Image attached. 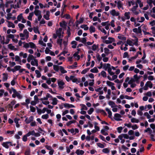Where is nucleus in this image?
I'll return each instance as SVG.
<instances>
[{"label": "nucleus", "instance_id": "nucleus-1", "mask_svg": "<svg viewBox=\"0 0 155 155\" xmlns=\"http://www.w3.org/2000/svg\"><path fill=\"white\" fill-rule=\"evenodd\" d=\"M110 64H109L105 63L103 64V68L105 70H107V71L109 74H113V71H111V69L110 68Z\"/></svg>", "mask_w": 155, "mask_h": 155}, {"label": "nucleus", "instance_id": "nucleus-2", "mask_svg": "<svg viewBox=\"0 0 155 155\" xmlns=\"http://www.w3.org/2000/svg\"><path fill=\"white\" fill-rule=\"evenodd\" d=\"M133 31L136 33L137 36H140L142 35V30L141 26L139 27L138 28H134L133 29Z\"/></svg>", "mask_w": 155, "mask_h": 155}, {"label": "nucleus", "instance_id": "nucleus-3", "mask_svg": "<svg viewBox=\"0 0 155 155\" xmlns=\"http://www.w3.org/2000/svg\"><path fill=\"white\" fill-rule=\"evenodd\" d=\"M22 15L23 14L22 13L20 14L17 17V19L19 21H21L22 23H25L26 22V20L23 18Z\"/></svg>", "mask_w": 155, "mask_h": 155}, {"label": "nucleus", "instance_id": "nucleus-4", "mask_svg": "<svg viewBox=\"0 0 155 155\" xmlns=\"http://www.w3.org/2000/svg\"><path fill=\"white\" fill-rule=\"evenodd\" d=\"M115 41V39L112 37H109L108 38L107 40H106L103 41V42L104 43H106V44H111L113 42H114Z\"/></svg>", "mask_w": 155, "mask_h": 155}, {"label": "nucleus", "instance_id": "nucleus-5", "mask_svg": "<svg viewBox=\"0 0 155 155\" xmlns=\"http://www.w3.org/2000/svg\"><path fill=\"white\" fill-rule=\"evenodd\" d=\"M24 118H25V121L27 124L30 123L34 120V117L33 116H31L29 118L25 116L24 117Z\"/></svg>", "mask_w": 155, "mask_h": 155}, {"label": "nucleus", "instance_id": "nucleus-6", "mask_svg": "<svg viewBox=\"0 0 155 155\" xmlns=\"http://www.w3.org/2000/svg\"><path fill=\"white\" fill-rule=\"evenodd\" d=\"M58 84L60 89H62L64 88L65 83L63 81L58 80Z\"/></svg>", "mask_w": 155, "mask_h": 155}, {"label": "nucleus", "instance_id": "nucleus-7", "mask_svg": "<svg viewBox=\"0 0 155 155\" xmlns=\"http://www.w3.org/2000/svg\"><path fill=\"white\" fill-rule=\"evenodd\" d=\"M12 13H9L7 14L6 18L7 20H9L12 19V20H14L15 19L16 17L15 16H12Z\"/></svg>", "mask_w": 155, "mask_h": 155}, {"label": "nucleus", "instance_id": "nucleus-8", "mask_svg": "<svg viewBox=\"0 0 155 155\" xmlns=\"http://www.w3.org/2000/svg\"><path fill=\"white\" fill-rule=\"evenodd\" d=\"M12 90L13 92L15 94L16 96L18 99H20L22 98V96H21L19 93L14 88H12Z\"/></svg>", "mask_w": 155, "mask_h": 155}, {"label": "nucleus", "instance_id": "nucleus-9", "mask_svg": "<svg viewBox=\"0 0 155 155\" xmlns=\"http://www.w3.org/2000/svg\"><path fill=\"white\" fill-rule=\"evenodd\" d=\"M110 14L113 16H118L119 15L118 12L116 11L114 9H113L110 11Z\"/></svg>", "mask_w": 155, "mask_h": 155}, {"label": "nucleus", "instance_id": "nucleus-10", "mask_svg": "<svg viewBox=\"0 0 155 155\" xmlns=\"http://www.w3.org/2000/svg\"><path fill=\"white\" fill-rule=\"evenodd\" d=\"M31 64L32 66H38V60L35 59V58L31 62Z\"/></svg>", "mask_w": 155, "mask_h": 155}, {"label": "nucleus", "instance_id": "nucleus-11", "mask_svg": "<svg viewBox=\"0 0 155 155\" xmlns=\"http://www.w3.org/2000/svg\"><path fill=\"white\" fill-rule=\"evenodd\" d=\"M6 21L7 23V26L8 27L12 28H14L15 27V25L12 22L8 20H6Z\"/></svg>", "mask_w": 155, "mask_h": 155}, {"label": "nucleus", "instance_id": "nucleus-12", "mask_svg": "<svg viewBox=\"0 0 155 155\" xmlns=\"http://www.w3.org/2000/svg\"><path fill=\"white\" fill-rule=\"evenodd\" d=\"M114 3L117 4V7L119 9H123V4L121 2H117V1H115Z\"/></svg>", "mask_w": 155, "mask_h": 155}, {"label": "nucleus", "instance_id": "nucleus-13", "mask_svg": "<svg viewBox=\"0 0 155 155\" xmlns=\"http://www.w3.org/2000/svg\"><path fill=\"white\" fill-rule=\"evenodd\" d=\"M50 16V12L49 11H47L46 12V14L43 16V17L46 20H49Z\"/></svg>", "mask_w": 155, "mask_h": 155}, {"label": "nucleus", "instance_id": "nucleus-14", "mask_svg": "<svg viewBox=\"0 0 155 155\" xmlns=\"http://www.w3.org/2000/svg\"><path fill=\"white\" fill-rule=\"evenodd\" d=\"M121 117L120 115L118 114H116L114 115V119L117 121H120L122 119L120 118Z\"/></svg>", "mask_w": 155, "mask_h": 155}, {"label": "nucleus", "instance_id": "nucleus-15", "mask_svg": "<svg viewBox=\"0 0 155 155\" xmlns=\"http://www.w3.org/2000/svg\"><path fill=\"white\" fill-rule=\"evenodd\" d=\"M150 15L153 18H155V7H153L150 12Z\"/></svg>", "mask_w": 155, "mask_h": 155}, {"label": "nucleus", "instance_id": "nucleus-16", "mask_svg": "<svg viewBox=\"0 0 155 155\" xmlns=\"http://www.w3.org/2000/svg\"><path fill=\"white\" fill-rule=\"evenodd\" d=\"M117 38L123 41H125L126 39V38L125 37L120 34H118Z\"/></svg>", "mask_w": 155, "mask_h": 155}, {"label": "nucleus", "instance_id": "nucleus-17", "mask_svg": "<svg viewBox=\"0 0 155 155\" xmlns=\"http://www.w3.org/2000/svg\"><path fill=\"white\" fill-rule=\"evenodd\" d=\"M11 143V142H3L2 143V145L5 148H8L9 147V145H12Z\"/></svg>", "mask_w": 155, "mask_h": 155}, {"label": "nucleus", "instance_id": "nucleus-18", "mask_svg": "<svg viewBox=\"0 0 155 155\" xmlns=\"http://www.w3.org/2000/svg\"><path fill=\"white\" fill-rule=\"evenodd\" d=\"M35 58V57H34L32 55L29 54L28 55V57L27 58V61L28 62H30L31 61L33 60Z\"/></svg>", "mask_w": 155, "mask_h": 155}, {"label": "nucleus", "instance_id": "nucleus-19", "mask_svg": "<svg viewBox=\"0 0 155 155\" xmlns=\"http://www.w3.org/2000/svg\"><path fill=\"white\" fill-rule=\"evenodd\" d=\"M136 21L138 22L142 23L145 20V18L143 17H141L140 18L138 17L136 18Z\"/></svg>", "mask_w": 155, "mask_h": 155}, {"label": "nucleus", "instance_id": "nucleus-20", "mask_svg": "<svg viewBox=\"0 0 155 155\" xmlns=\"http://www.w3.org/2000/svg\"><path fill=\"white\" fill-rule=\"evenodd\" d=\"M136 4H139V7L142 8L143 7V2L141 0H137L135 2Z\"/></svg>", "mask_w": 155, "mask_h": 155}, {"label": "nucleus", "instance_id": "nucleus-21", "mask_svg": "<svg viewBox=\"0 0 155 155\" xmlns=\"http://www.w3.org/2000/svg\"><path fill=\"white\" fill-rule=\"evenodd\" d=\"M64 107L66 108H70L75 107L73 105L69 104L68 103H65L63 104Z\"/></svg>", "mask_w": 155, "mask_h": 155}, {"label": "nucleus", "instance_id": "nucleus-22", "mask_svg": "<svg viewBox=\"0 0 155 155\" xmlns=\"http://www.w3.org/2000/svg\"><path fill=\"white\" fill-rule=\"evenodd\" d=\"M16 102L15 100H13L11 102L10 104H8V106L9 108H11L12 110L13 106L15 104Z\"/></svg>", "mask_w": 155, "mask_h": 155}, {"label": "nucleus", "instance_id": "nucleus-23", "mask_svg": "<svg viewBox=\"0 0 155 155\" xmlns=\"http://www.w3.org/2000/svg\"><path fill=\"white\" fill-rule=\"evenodd\" d=\"M75 153L77 155H82L84 153V151L83 150L78 149L76 150Z\"/></svg>", "mask_w": 155, "mask_h": 155}, {"label": "nucleus", "instance_id": "nucleus-24", "mask_svg": "<svg viewBox=\"0 0 155 155\" xmlns=\"http://www.w3.org/2000/svg\"><path fill=\"white\" fill-rule=\"evenodd\" d=\"M24 35L25 36L26 39H27L29 37V32L26 29H24L23 32Z\"/></svg>", "mask_w": 155, "mask_h": 155}, {"label": "nucleus", "instance_id": "nucleus-25", "mask_svg": "<svg viewBox=\"0 0 155 155\" xmlns=\"http://www.w3.org/2000/svg\"><path fill=\"white\" fill-rule=\"evenodd\" d=\"M52 102L51 104L54 105H56L58 102V100L56 97H53L52 99Z\"/></svg>", "mask_w": 155, "mask_h": 155}, {"label": "nucleus", "instance_id": "nucleus-26", "mask_svg": "<svg viewBox=\"0 0 155 155\" xmlns=\"http://www.w3.org/2000/svg\"><path fill=\"white\" fill-rule=\"evenodd\" d=\"M78 51H77L75 52L73 54V56L74 58L78 60H79L80 58V56L78 55Z\"/></svg>", "mask_w": 155, "mask_h": 155}, {"label": "nucleus", "instance_id": "nucleus-27", "mask_svg": "<svg viewBox=\"0 0 155 155\" xmlns=\"http://www.w3.org/2000/svg\"><path fill=\"white\" fill-rule=\"evenodd\" d=\"M130 14L129 12H126L124 13L125 18L126 19H129L130 18Z\"/></svg>", "mask_w": 155, "mask_h": 155}, {"label": "nucleus", "instance_id": "nucleus-28", "mask_svg": "<svg viewBox=\"0 0 155 155\" xmlns=\"http://www.w3.org/2000/svg\"><path fill=\"white\" fill-rule=\"evenodd\" d=\"M62 29L61 28H59V29L56 31V34L59 38H60L61 35Z\"/></svg>", "mask_w": 155, "mask_h": 155}, {"label": "nucleus", "instance_id": "nucleus-29", "mask_svg": "<svg viewBox=\"0 0 155 155\" xmlns=\"http://www.w3.org/2000/svg\"><path fill=\"white\" fill-rule=\"evenodd\" d=\"M102 88L99 87L97 89H95V91L96 92H99V94H103L104 92L102 90Z\"/></svg>", "mask_w": 155, "mask_h": 155}, {"label": "nucleus", "instance_id": "nucleus-30", "mask_svg": "<svg viewBox=\"0 0 155 155\" xmlns=\"http://www.w3.org/2000/svg\"><path fill=\"white\" fill-rule=\"evenodd\" d=\"M19 119L17 118H15L14 120V122L16 124V127L18 128L20 127V125L18 124V121L19 120Z\"/></svg>", "mask_w": 155, "mask_h": 155}, {"label": "nucleus", "instance_id": "nucleus-31", "mask_svg": "<svg viewBox=\"0 0 155 155\" xmlns=\"http://www.w3.org/2000/svg\"><path fill=\"white\" fill-rule=\"evenodd\" d=\"M131 122L132 123H138L139 122V120L135 118H131Z\"/></svg>", "mask_w": 155, "mask_h": 155}, {"label": "nucleus", "instance_id": "nucleus-32", "mask_svg": "<svg viewBox=\"0 0 155 155\" xmlns=\"http://www.w3.org/2000/svg\"><path fill=\"white\" fill-rule=\"evenodd\" d=\"M29 47L31 48H36V46L35 44L33 42H30L29 43Z\"/></svg>", "mask_w": 155, "mask_h": 155}, {"label": "nucleus", "instance_id": "nucleus-33", "mask_svg": "<svg viewBox=\"0 0 155 155\" xmlns=\"http://www.w3.org/2000/svg\"><path fill=\"white\" fill-rule=\"evenodd\" d=\"M20 56L22 57L23 58H26L27 57V54L26 53H23L22 52H20L19 54Z\"/></svg>", "mask_w": 155, "mask_h": 155}, {"label": "nucleus", "instance_id": "nucleus-34", "mask_svg": "<svg viewBox=\"0 0 155 155\" xmlns=\"http://www.w3.org/2000/svg\"><path fill=\"white\" fill-rule=\"evenodd\" d=\"M34 13L36 16L41 15V11L39 10H35L34 12Z\"/></svg>", "mask_w": 155, "mask_h": 155}, {"label": "nucleus", "instance_id": "nucleus-35", "mask_svg": "<svg viewBox=\"0 0 155 155\" xmlns=\"http://www.w3.org/2000/svg\"><path fill=\"white\" fill-rule=\"evenodd\" d=\"M90 71L93 73H97L98 72V70L96 67H94L90 70Z\"/></svg>", "mask_w": 155, "mask_h": 155}, {"label": "nucleus", "instance_id": "nucleus-36", "mask_svg": "<svg viewBox=\"0 0 155 155\" xmlns=\"http://www.w3.org/2000/svg\"><path fill=\"white\" fill-rule=\"evenodd\" d=\"M34 15L33 12H31L29 13L28 16L27 17L28 19L30 21L32 20V17Z\"/></svg>", "mask_w": 155, "mask_h": 155}, {"label": "nucleus", "instance_id": "nucleus-37", "mask_svg": "<svg viewBox=\"0 0 155 155\" xmlns=\"http://www.w3.org/2000/svg\"><path fill=\"white\" fill-rule=\"evenodd\" d=\"M123 137L121 134L119 135L118 137V138L121 140L120 142L121 143H123L125 142V140L123 139Z\"/></svg>", "mask_w": 155, "mask_h": 155}, {"label": "nucleus", "instance_id": "nucleus-38", "mask_svg": "<svg viewBox=\"0 0 155 155\" xmlns=\"http://www.w3.org/2000/svg\"><path fill=\"white\" fill-rule=\"evenodd\" d=\"M141 76H138L137 74H136L134 75L133 77L134 78V81H138L140 78V77H141Z\"/></svg>", "mask_w": 155, "mask_h": 155}, {"label": "nucleus", "instance_id": "nucleus-39", "mask_svg": "<svg viewBox=\"0 0 155 155\" xmlns=\"http://www.w3.org/2000/svg\"><path fill=\"white\" fill-rule=\"evenodd\" d=\"M140 26L141 27H142V31L143 32L147 31L148 29V28L146 25L142 24Z\"/></svg>", "mask_w": 155, "mask_h": 155}, {"label": "nucleus", "instance_id": "nucleus-40", "mask_svg": "<svg viewBox=\"0 0 155 155\" xmlns=\"http://www.w3.org/2000/svg\"><path fill=\"white\" fill-rule=\"evenodd\" d=\"M59 68L62 74H64L67 73V71L66 70H65L64 68L61 66H60Z\"/></svg>", "mask_w": 155, "mask_h": 155}, {"label": "nucleus", "instance_id": "nucleus-41", "mask_svg": "<svg viewBox=\"0 0 155 155\" xmlns=\"http://www.w3.org/2000/svg\"><path fill=\"white\" fill-rule=\"evenodd\" d=\"M80 105L81 107V110H87V107L84 104H81Z\"/></svg>", "mask_w": 155, "mask_h": 155}, {"label": "nucleus", "instance_id": "nucleus-42", "mask_svg": "<svg viewBox=\"0 0 155 155\" xmlns=\"http://www.w3.org/2000/svg\"><path fill=\"white\" fill-rule=\"evenodd\" d=\"M146 84L148 87H149L150 88H151L153 87V84L150 81H147L146 83Z\"/></svg>", "mask_w": 155, "mask_h": 155}, {"label": "nucleus", "instance_id": "nucleus-43", "mask_svg": "<svg viewBox=\"0 0 155 155\" xmlns=\"http://www.w3.org/2000/svg\"><path fill=\"white\" fill-rule=\"evenodd\" d=\"M135 2L134 0H132L128 2V6L130 7L131 5H134Z\"/></svg>", "mask_w": 155, "mask_h": 155}, {"label": "nucleus", "instance_id": "nucleus-44", "mask_svg": "<svg viewBox=\"0 0 155 155\" xmlns=\"http://www.w3.org/2000/svg\"><path fill=\"white\" fill-rule=\"evenodd\" d=\"M19 28H20V31H22L23 28L25 27V25L19 23L18 25Z\"/></svg>", "mask_w": 155, "mask_h": 155}, {"label": "nucleus", "instance_id": "nucleus-45", "mask_svg": "<svg viewBox=\"0 0 155 155\" xmlns=\"http://www.w3.org/2000/svg\"><path fill=\"white\" fill-rule=\"evenodd\" d=\"M114 30L115 32H118L121 30V27L118 26L117 27L114 28Z\"/></svg>", "mask_w": 155, "mask_h": 155}, {"label": "nucleus", "instance_id": "nucleus-46", "mask_svg": "<svg viewBox=\"0 0 155 155\" xmlns=\"http://www.w3.org/2000/svg\"><path fill=\"white\" fill-rule=\"evenodd\" d=\"M35 72L36 74V77L37 78H39L41 77V74L39 71L36 70L35 71Z\"/></svg>", "mask_w": 155, "mask_h": 155}, {"label": "nucleus", "instance_id": "nucleus-47", "mask_svg": "<svg viewBox=\"0 0 155 155\" xmlns=\"http://www.w3.org/2000/svg\"><path fill=\"white\" fill-rule=\"evenodd\" d=\"M35 134V131L33 130L31 131H29L27 134V136H29L31 135H34Z\"/></svg>", "mask_w": 155, "mask_h": 155}, {"label": "nucleus", "instance_id": "nucleus-48", "mask_svg": "<svg viewBox=\"0 0 155 155\" xmlns=\"http://www.w3.org/2000/svg\"><path fill=\"white\" fill-rule=\"evenodd\" d=\"M106 84L108 86L110 87L113 85H114V83H112L109 81H106Z\"/></svg>", "mask_w": 155, "mask_h": 155}, {"label": "nucleus", "instance_id": "nucleus-49", "mask_svg": "<svg viewBox=\"0 0 155 155\" xmlns=\"http://www.w3.org/2000/svg\"><path fill=\"white\" fill-rule=\"evenodd\" d=\"M89 31L91 33L94 32L95 31V28L93 26H91L90 27Z\"/></svg>", "mask_w": 155, "mask_h": 155}, {"label": "nucleus", "instance_id": "nucleus-50", "mask_svg": "<svg viewBox=\"0 0 155 155\" xmlns=\"http://www.w3.org/2000/svg\"><path fill=\"white\" fill-rule=\"evenodd\" d=\"M138 7V5L137 4H136L135 5H134L133 7L130 9V11H133L134 10H137V8Z\"/></svg>", "mask_w": 155, "mask_h": 155}, {"label": "nucleus", "instance_id": "nucleus-51", "mask_svg": "<svg viewBox=\"0 0 155 155\" xmlns=\"http://www.w3.org/2000/svg\"><path fill=\"white\" fill-rule=\"evenodd\" d=\"M15 61H16L19 62L20 63V64H21V60L20 59V58L18 55H16L15 57Z\"/></svg>", "mask_w": 155, "mask_h": 155}, {"label": "nucleus", "instance_id": "nucleus-52", "mask_svg": "<svg viewBox=\"0 0 155 155\" xmlns=\"http://www.w3.org/2000/svg\"><path fill=\"white\" fill-rule=\"evenodd\" d=\"M127 43L130 46H132L134 44L131 40L128 39L127 41Z\"/></svg>", "mask_w": 155, "mask_h": 155}, {"label": "nucleus", "instance_id": "nucleus-53", "mask_svg": "<svg viewBox=\"0 0 155 155\" xmlns=\"http://www.w3.org/2000/svg\"><path fill=\"white\" fill-rule=\"evenodd\" d=\"M108 104L112 108H113L115 105L114 103L112 101H110L108 102Z\"/></svg>", "mask_w": 155, "mask_h": 155}, {"label": "nucleus", "instance_id": "nucleus-54", "mask_svg": "<svg viewBox=\"0 0 155 155\" xmlns=\"http://www.w3.org/2000/svg\"><path fill=\"white\" fill-rule=\"evenodd\" d=\"M49 117V115L48 114H44L41 116V118L44 119H47Z\"/></svg>", "mask_w": 155, "mask_h": 155}, {"label": "nucleus", "instance_id": "nucleus-55", "mask_svg": "<svg viewBox=\"0 0 155 155\" xmlns=\"http://www.w3.org/2000/svg\"><path fill=\"white\" fill-rule=\"evenodd\" d=\"M113 74H109L110 75H112V81H113L114 80L117 79V76L116 75H115L114 74V73L113 72Z\"/></svg>", "mask_w": 155, "mask_h": 155}, {"label": "nucleus", "instance_id": "nucleus-56", "mask_svg": "<svg viewBox=\"0 0 155 155\" xmlns=\"http://www.w3.org/2000/svg\"><path fill=\"white\" fill-rule=\"evenodd\" d=\"M39 44L42 46L45 47L46 46V44L44 43L43 41L42 40V39L41 40L39 41H38Z\"/></svg>", "mask_w": 155, "mask_h": 155}, {"label": "nucleus", "instance_id": "nucleus-57", "mask_svg": "<svg viewBox=\"0 0 155 155\" xmlns=\"http://www.w3.org/2000/svg\"><path fill=\"white\" fill-rule=\"evenodd\" d=\"M86 39L85 38H83L80 41V42L83 43L85 45H86Z\"/></svg>", "mask_w": 155, "mask_h": 155}, {"label": "nucleus", "instance_id": "nucleus-58", "mask_svg": "<svg viewBox=\"0 0 155 155\" xmlns=\"http://www.w3.org/2000/svg\"><path fill=\"white\" fill-rule=\"evenodd\" d=\"M94 111V109L93 108H91L89 110L87 111V113L89 115L91 114Z\"/></svg>", "mask_w": 155, "mask_h": 155}, {"label": "nucleus", "instance_id": "nucleus-59", "mask_svg": "<svg viewBox=\"0 0 155 155\" xmlns=\"http://www.w3.org/2000/svg\"><path fill=\"white\" fill-rule=\"evenodd\" d=\"M149 14L150 12H146V13L144 14V16L146 19L149 20V18L148 17V15Z\"/></svg>", "mask_w": 155, "mask_h": 155}, {"label": "nucleus", "instance_id": "nucleus-60", "mask_svg": "<svg viewBox=\"0 0 155 155\" xmlns=\"http://www.w3.org/2000/svg\"><path fill=\"white\" fill-rule=\"evenodd\" d=\"M53 69L55 71H58L60 69L59 66L54 65H53Z\"/></svg>", "mask_w": 155, "mask_h": 155}, {"label": "nucleus", "instance_id": "nucleus-61", "mask_svg": "<svg viewBox=\"0 0 155 155\" xmlns=\"http://www.w3.org/2000/svg\"><path fill=\"white\" fill-rule=\"evenodd\" d=\"M150 127L153 130V133H155V125L153 124H150Z\"/></svg>", "mask_w": 155, "mask_h": 155}, {"label": "nucleus", "instance_id": "nucleus-62", "mask_svg": "<svg viewBox=\"0 0 155 155\" xmlns=\"http://www.w3.org/2000/svg\"><path fill=\"white\" fill-rule=\"evenodd\" d=\"M109 51L110 50L108 48H104V52L105 54H107V55L109 54Z\"/></svg>", "mask_w": 155, "mask_h": 155}, {"label": "nucleus", "instance_id": "nucleus-63", "mask_svg": "<svg viewBox=\"0 0 155 155\" xmlns=\"http://www.w3.org/2000/svg\"><path fill=\"white\" fill-rule=\"evenodd\" d=\"M102 151L105 153H109L110 152V150L107 148H106L103 149Z\"/></svg>", "mask_w": 155, "mask_h": 155}, {"label": "nucleus", "instance_id": "nucleus-64", "mask_svg": "<svg viewBox=\"0 0 155 155\" xmlns=\"http://www.w3.org/2000/svg\"><path fill=\"white\" fill-rule=\"evenodd\" d=\"M81 27L85 30H87L89 28L86 25H82L81 26Z\"/></svg>", "mask_w": 155, "mask_h": 155}]
</instances>
